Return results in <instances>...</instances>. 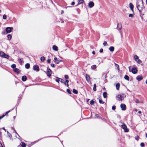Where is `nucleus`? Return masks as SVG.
I'll list each match as a JSON object with an SVG mask.
<instances>
[{
	"mask_svg": "<svg viewBox=\"0 0 147 147\" xmlns=\"http://www.w3.org/2000/svg\"><path fill=\"white\" fill-rule=\"evenodd\" d=\"M60 81L62 83H63V82H64V80H63V79H62L61 78H60Z\"/></svg>",
	"mask_w": 147,
	"mask_h": 147,
	"instance_id": "nucleus-53",
	"label": "nucleus"
},
{
	"mask_svg": "<svg viewBox=\"0 0 147 147\" xmlns=\"http://www.w3.org/2000/svg\"><path fill=\"white\" fill-rule=\"evenodd\" d=\"M75 4V3L74 1H73L71 3V5H74Z\"/></svg>",
	"mask_w": 147,
	"mask_h": 147,
	"instance_id": "nucleus-57",
	"label": "nucleus"
},
{
	"mask_svg": "<svg viewBox=\"0 0 147 147\" xmlns=\"http://www.w3.org/2000/svg\"><path fill=\"white\" fill-rule=\"evenodd\" d=\"M103 45L104 46H105L107 45V43L106 41H104L103 43Z\"/></svg>",
	"mask_w": 147,
	"mask_h": 147,
	"instance_id": "nucleus-47",
	"label": "nucleus"
},
{
	"mask_svg": "<svg viewBox=\"0 0 147 147\" xmlns=\"http://www.w3.org/2000/svg\"><path fill=\"white\" fill-rule=\"evenodd\" d=\"M121 96H122V97L123 98V100L124 98H125L126 96L124 94H122Z\"/></svg>",
	"mask_w": 147,
	"mask_h": 147,
	"instance_id": "nucleus-36",
	"label": "nucleus"
},
{
	"mask_svg": "<svg viewBox=\"0 0 147 147\" xmlns=\"http://www.w3.org/2000/svg\"><path fill=\"white\" fill-rule=\"evenodd\" d=\"M7 39L10 40L11 39L12 36L11 34H9L7 35Z\"/></svg>",
	"mask_w": 147,
	"mask_h": 147,
	"instance_id": "nucleus-27",
	"label": "nucleus"
},
{
	"mask_svg": "<svg viewBox=\"0 0 147 147\" xmlns=\"http://www.w3.org/2000/svg\"><path fill=\"white\" fill-rule=\"evenodd\" d=\"M96 84H94L93 88V90L94 91H95L96 90Z\"/></svg>",
	"mask_w": 147,
	"mask_h": 147,
	"instance_id": "nucleus-31",
	"label": "nucleus"
},
{
	"mask_svg": "<svg viewBox=\"0 0 147 147\" xmlns=\"http://www.w3.org/2000/svg\"><path fill=\"white\" fill-rule=\"evenodd\" d=\"M20 145L22 147H26V144L24 142H21V143L20 144Z\"/></svg>",
	"mask_w": 147,
	"mask_h": 147,
	"instance_id": "nucleus-21",
	"label": "nucleus"
},
{
	"mask_svg": "<svg viewBox=\"0 0 147 147\" xmlns=\"http://www.w3.org/2000/svg\"><path fill=\"white\" fill-rule=\"evenodd\" d=\"M67 93H68L69 94H71V93L70 91V90L69 89H67Z\"/></svg>",
	"mask_w": 147,
	"mask_h": 147,
	"instance_id": "nucleus-41",
	"label": "nucleus"
},
{
	"mask_svg": "<svg viewBox=\"0 0 147 147\" xmlns=\"http://www.w3.org/2000/svg\"><path fill=\"white\" fill-rule=\"evenodd\" d=\"M3 129H4L5 131H6V129L4 128V127H3Z\"/></svg>",
	"mask_w": 147,
	"mask_h": 147,
	"instance_id": "nucleus-62",
	"label": "nucleus"
},
{
	"mask_svg": "<svg viewBox=\"0 0 147 147\" xmlns=\"http://www.w3.org/2000/svg\"><path fill=\"white\" fill-rule=\"evenodd\" d=\"M135 139L137 141H138L140 138L139 136L137 135L135 137Z\"/></svg>",
	"mask_w": 147,
	"mask_h": 147,
	"instance_id": "nucleus-39",
	"label": "nucleus"
},
{
	"mask_svg": "<svg viewBox=\"0 0 147 147\" xmlns=\"http://www.w3.org/2000/svg\"><path fill=\"white\" fill-rule=\"evenodd\" d=\"M115 65L116 66V67H117V70H118L119 71L120 69H119V65L115 63Z\"/></svg>",
	"mask_w": 147,
	"mask_h": 147,
	"instance_id": "nucleus-33",
	"label": "nucleus"
},
{
	"mask_svg": "<svg viewBox=\"0 0 147 147\" xmlns=\"http://www.w3.org/2000/svg\"><path fill=\"white\" fill-rule=\"evenodd\" d=\"M54 62L56 64H58L60 62L62 61L61 60L58 59L56 57H55L54 58Z\"/></svg>",
	"mask_w": 147,
	"mask_h": 147,
	"instance_id": "nucleus-7",
	"label": "nucleus"
},
{
	"mask_svg": "<svg viewBox=\"0 0 147 147\" xmlns=\"http://www.w3.org/2000/svg\"><path fill=\"white\" fill-rule=\"evenodd\" d=\"M85 78L87 81L89 82L90 81V76L88 74H86L85 76Z\"/></svg>",
	"mask_w": 147,
	"mask_h": 147,
	"instance_id": "nucleus-12",
	"label": "nucleus"
},
{
	"mask_svg": "<svg viewBox=\"0 0 147 147\" xmlns=\"http://www.w3.org/2000/svg\"><path fill=\"white\" fill-rule=\"evenodd\" d=\"M40 60L42 61H44L45 60V58L44 57H41Z\"/></svg>",
	"mask_w": 147,
	"mask_h": 147,
	"instance_id": "nucleus-40",
	"label": "nucleus"
},
{
	"mask_svg": "<svg viewBox=\"0 0 147 147\" xmlns=\"http://www.w3.org/2000/svg\"><path fill=\"white\" fill-rule=\"evenodd\" d=\"M141 111H139L138 112V113L139 114H141Z\"/></svg>",
	"mask_w": 147,
	"mask_h": 147,
	"instance_id": "nucleus-61",
	"label": "nucleus"
},
{
	"mask_svg": "<svg viewBox=\"0 0 147 147\" xmlns=\"http://www.w3.org/2000/svg\"><path fill=\"white\" fill-rule=\"evenodd\" d=\"M146 83L147 84V79L146 81Z\"/></svg>",
	"mask_w": 147,
	"mask_h": 147,
	"instance_id": "nucleus-64",
	"label": "nucleus"
},
{
	"mask_svg": "<svg viewBox=\"0 0 147 147\" xmlns=\"http://www.w3.org/2000/svg\"><path fill=\"white\" fill-rule=\"evenodd\" d=\"M95 102V101H94L93 100H92L90 102V104L91 105H93L94 104V103Z\"/></svg>",
	"mask_w": 147,
	"mask_h": 147,
	"instance_id": "nucleus-42",
	"label": "nucleus"
},
{
	"mask_svg": "<svg viewBox=\"0 0 147 147\" xmlns=\"http://www.w3.org/2000/svg\"><path fill=\"white\" fill-rule=\"evenodd\" d=\"M51 67H55V64L53 63H52L51 64Z\"/></svg>",
	"mask_w": 147,
	"mask_h": 147,
	"instance_id": "nucleus-55",
	"label": "nucleus"
},
{
	"mask_svg": "<svg viewBox=\"0 0 147 147\" xmlns=\"http://www.w3.org/2000/svg\"><path fill=\"white\" fill-rule=\"evenodd\" d=\"M120 107L121 109L123 111H125L126 109V106L124 104H121Z\"/></svg>",
	"mask_w": 147,
	"mask_h": 147,
	"instance_id": "nucleus-8",
	"label": "nucleus"
},
{
	"mask_svg": "<svg viewBox=\"0 0 147 147\" xmlns=\"http://www.w3.org/2000/svg\"><path fill=\"white\" fill-rule=\"evenodd\" d=\"M131 71L133 74H136L138 72V70L136 68H132L131 69Z\"/></svg>",
	"mask_w": 147,
	"mask_h": 147,
	"instance_id": "nucleus-9",
	"label": "nucleus"
},
{
	"mask_svg": "<svg viewBox=\"0 0 147 147\" xmlns=\"http://www.w3.org/2000/svg\"><path fill=\"white\" fill-rule=\"evenodd\" d=\"M120 87V84L119 83H118L116 84V89L117 90H119Z\"/></svg>",
	"mask_w": 147,
	"mask_h": 147,
	"instance_id": "nucleus-26",
	"label": "nucleus"
},
{
	"mask_svg": "<svg viewBox=\"0 0 147 147\" xmlns=\"http://www.w3.org/2000/svg\"><path fill=\"white\" fill-rule=\"evenodd\" d=\"M140 146L142 147H144L145 146L143 142H142L140 144Z\"/></svg>",
	"mask_w": 147,
	"mask_h": 147,
	"instance_id": "nucleus-46",
	"label": "nucleus"
},
{
	"mask_svg": "<svg viewBox=\"0 0 147 147\" xmlns=\"http://www.w3.org/2000/svg\"><path fill=\"white\" fill-rule=\"evenodd\" d=\"M107 93L106 92H104L103 93V96L105 98H106L107 97Z\"/></svg>",
	"mask_w": 147,
	"mask_h": 147,
	"instance_id": "nucleus-30",
	"label": "nucleus"
},
{
	"mask_svg": "<svg viewBox=\"0 0 147 147\" xmlns=\"http://www.w3.org/2000/svg\"><path fill=\"white\" fill-rule=\"evenodd\" d=\"M109 50L111 52H113L114 50V47H113L111 46L109 48Z\"/></svg>",
	"mask_w": 147,
	"mask_h": 147,
	"instance_id": "nucleus-25",
	"label": "nucleus"
},
{
	"mask_svg": "<svg viewBox=\"0 0 147 147\" xmlns=\"http://www.w3.org/2000/svg\"><path fill=\"white\" fill-rule=\"evenodd\" d=\"M11 67L12 68L14 69L16 67V65L15 64H13L11 65Z\"/></svg>",
	"mask_w": 147,
	"mask_h": 147,
	"instance_id": "nucleus-37",
	"label": "nucleus"
},
{
	"mask_svg": "<svg viewBox=\"0 0 147 147\" xmlns=\"http://www.w3.org/2000/svg\"><path fill=\"white\" fill-rule=\"evenodd\" d=\"M95 116L97 118H101V119L102 118V117H101L98 114H96Z\"/></svg>",
	"mask_w": 147,
	"mask_h": 147,
	"instance_id": "nucleus-43",
	"label": "nucleus"
},
{
	"mask_svg": "<svg viewBox=\"0 0 147 147\" xmlns=\"http://www.w3.org/2000/svg\"><path fill=\"white\" fill-rule=\"evenodd\" d=\"M65 78L66 79H68L69 78L68 76L67 75H66L65 76Z\"/></svg>",
	"mask_w": 147,
	"mask_h": 147,
	"instance_id": "nucleus-51",
	"label": "nucleus"
},
{
	"mask_svg": "<svg viewBox=\"0 0 147 147\" xmlns=\"http://www.w3.org/2000/svg\"><path fill=\"white\" fill-rule=\"evenodd\" d=\"M7 134H8V136L9 137V138H10V139L12 137V136L11 134L10 133L8 132V131H7Z\"/></svg>",
	"mask_w": 147,
	"mask_h": 147,
	"instance_id": "nucleus-32",
	"label": "nucleus"
},
{
	"mask_svg": "<svg viewBox=\"0 0 147 147\" xmlns=\"http://www.w3.org/2000/svg\"><path fill=\"white\" fill-rule=\"evenodd\" d=\"M84 0H78V2L77 6L79 5L80 4H82L84 3Z\"/></svg>",
	"mask_w": 147,
	"mask_h": 147,
	"instance_id": "nucleus-23",
	"label": "nucleus"
},
{
	"mask_svg": "<svg viewBox=\"0 0 147 147\" xmlns=\"http://www.w3.org/2000/svg\"><path fill=\"white\" fill-rule=\"evenodd\" d=\"M53 49L54 50L56 51H57L58 50V47L56 45H53Z\"/></svg>",
	"mask_w": 147,
	"mask_h": 147,
	"instance_id": "nucleus-20",
	"label": "nucleus"
},
{
	"mask_svg": "<svg viewBox=\"0 0 147 147\" xmlns=\"http://www.w3.org/2000/svg\"><path fill=\"white\" fill-rule=\"evenodd\" d=\"M129 17H134V15L132 14H129Z\"/></svg>",
	"mask_w": 147,
	"mask_h": 147,
	"instance_id": "nucleus-52",
	"label": "nucleus"
},
{
	"mask_svg": "<svg viewBox=\"0 0 147 147\" xmlns=\"http://www.w3.org/2000/svg\"><path fill=\"white\" fill-rule=\"evenodd\" d=\"M122 28V26L121 24H119V23H118L117 24V29L119 30H121Z\"/></svg>",
	"mask_w": 147,
	"mask_h": 147,
	"instance_id": "nucleus-15",
	"label": "nucleus"
},
{
	"mask_svg": "<svg viewBox=\"0 0 147 147\" xmlns=\"http://www.w3.org/2000/svg\"><path fill=\"white\" fill-rule=\"evenodd\" d=\"M135 101L136 103H140V102L139 101V100L137 99L135 100Z\"/></svg>",
	"mask_w": 147,
	"mask_h": 147,
	"instance_id": "nucleus-48",
	"label": "nucleus"
},
{
	"mask_svg": "<svg viewBox=\"0 0 147 147\" xmlns=\"http://www.w3.org/2000/svg\"><path fill=\"white\" fill-rule=\"evenodd\" d=\"M116 98H118V99L119 101H122L123 100L122 97V96L120 94H118L116 96Z\"/></svg>",
	"mask_w": 147,
	"mask_h": 147,
	"instance_id": "nucleus-10",
	"label": "nucleus"
},
{
	"mask_svg": "<svg viewBox=\"0 0 147 147\" xmlns=\"http://www.w3.org/2000/svg\"><path fill=\"white\" fill-rule=\"evenodd\" d=\"M92 53L93 55H94L95 54V52L94 51H92Z\"/></svg>",
	"mask_w": 147,
	"mask_h": 147,
	"instance_id": "nucleus-58",
	"label": "nucleus"
},
{
	"mask_svg": "<svg viewBox=\"0 0 147 147\" xmlns=\"http://www.w3.org/2000/svg\"><path fill=\"white\" fill-rule=\"evenodd\" d=\"M122 125H121V128L124 130V131L125 132H127L129 131V129L127 128V125L123 122L122 123Z\"/></svg>",
	"mask_w": 147,
	"mask_h": 147,
	"instance_id": "nucleus-3",
	"label": "nucleus"
},
{
	"mask_svg": "<svg viewBox=\"0 0 147 147\" xmlns=\"http://www.w3.org/2000/svg\"><path fill=\"white\" fill-rule=\"evenodd\" d=\"M25 68L26 69H29L30 68V64L29 63H26L25 64Z\"/></svg>",
	"mask_w": 147,
	"mask_h": 147,
	"instance_id": "nucleus-24",
	"label": "nucleus"
},
{
	"mask_svg": "<svg viewBox=\"0 0 147 147\" xmlns=\"http://www.w3.org/2000/svg\"><path fill=\"white\" fill-rule=\"evenodd\" d=\"M99 102L100 104H104V102L102 101V100L100 99H99Z\"/></svg>",
	"mask_w": 147,
	"mask_h": 147,
	"instance_id": "nucleus-44",
	"label": "nucleus"
},
{
	"mask_svg": "<svg viewBox=\"0 0 147 147\" xmlns=\"http://www.w3.org/2000/svg\"><path fill=\"white\" fill-rule=\"evenodd\" d=\"M51 74L52 71L51 69L49 68H47L46 72V74L47 76L49 77L51 76Z\"/></svg>",
	"mask_w": 147,
	"mask_h": 147,
	"instance_id": "nucleus-5",
	"label": "nucleus"
},
{
	"mask_svg": "<svg viewBox=\"0 0 147 147\" xmlns=\"http://www.w3.org/2000/svg\"><path fill=\"white\" fill-rule=\"evenodd\" d=\"M3 18L4 19H6L7 18V16L5 15H4L3 16Z\"/></svg>",
	"mask_w": 147,
	"mask_h": 147,
	"instance_id": "nucleus-45",
	"label": "nucleus"
},
{
	"mask_svg": "<svg viewBox=\"0 0 147 147\" xmlns=\"http://www.w3.org/2000/svg\"><path fill=\"white\" fill-rule=\"evenodd\" d=\"M60 78H59L58 77H57L56 79L55 80V81L58 83L60 81Z\"/></svg>",
	"mask_w": 147,
	"mask_h": 147,
	"instance_id": "nucleus-38",
	"label": "nucleus"
},
{
	"mask_svg": "<svg viewBox=\"0 0 147 147\" xmlns=\"http://www.w3.org/2000/svg\"><path fill=\"white\" fill-rule=\"evenodd\" d=\"M116 107L115 106V105H113V106L112 107V109L113 110H114L115 109H116Z\"/></svg>",
	"mask_w": 147,
	"mask_h": 147,
	"instance_id": "nucleus-49",
	"label": "nucleus"
},
{
	"mask_svg": "<svg viewBox=\"0 0 147 147\" xmlns=\"http://www.w3.org/2000/svg\"><path fill=\"white\" fill-rule=\"evenodd\" d=\"M94 5V3L92 1H90L88 3V6L89 7L91 8L93 7Z\"/></svg>",
	"mask_w": 147,
	"mask_h": 147,
	"instance_id": "nucleus-14",
	"label": "nucleus"
},
{
	"mask_svg": "<svg viewBox=\"0 0 147 147\" xmlns=\"http://www.w3.org/2000/svg\"><path fill=\"white\" fill-rule=\"evenodd\" d=\"M15 84H17V83H18V82H17V81H15Z\"/></svg>",
	"mask_w": 147,
	"mask_h": 147,
	"instance_id": "nucleus-63",
	"label": "nucleus"
},
{
	"mask_svg": "<svg viewBox=\"0 0 147 147\" xmlns=\"http://www.w3.org/2000/svg\"><path fill=\"white\" fill-rule=\"evenodd\" d=\"M91 68L92 69H95L96 68V66L95 65H94L91 66Z\"/></svg>",
	"mask_w": 147,
	"mask_h": 147,
	"instance_id": "nucleus-28",
	"label": "nucleus"
},
{
	"mask_svg": "<svg viewBox=\"0 0 147 147\" xmlns=\"http://www.w3.org/2000/svg\"><path fill=\"white\" fill-rule=\"evenodd\" d=\"M73 92L74 93L76 94H77L78 92V90L74 89H73Z\"/></svg>",
	"mask_w": 147,
	"mask_h": 147,
	"instance_id": "nucleus-29",
	"label": "nucleus"
},
{
	"mask_svg": "<svg viewBox=\"0 0 147 147\" xmlns=\"http://www.w3.org/2000/svg\"><path fill=\"white\" fill-rule=\"evenodd\" d=\"M10 111H8L5 113L4 114H3L2 115L0 116V119H1L2 118H3L5 116L7 115V114L10 112Z\"/></svg>",
	"mask_w": 147,
	"mask_h": 147,
	"instance_id": "nucleus-11",
	"label": "nucleus"
},
{
	"mask_svg": "<svg viewBox=\"0 0 147 147\" xmlns=\"http://www.w3.org/2000/svg\"><path fill=\"white\" fill-rule=\"evenodd\" d=\"M138 63L140 64L142 63V61L139 59H138L136 61Z\"/></svg>",
	"mask_w": 147,
	"mask_h": 147,
	"instance_id": "nucleus-35",
	"label": "nucleus"
},
{
	"mask_svg": "<svg viewBox=\"0 0 147 147\" xmlns=\"http://www.w3.org/2000/svg\"><path fill=\"white\" fill-rule=\"evenodd\" d=\"M47 62L49 63H51V59H48L47 60Z\"/></svg>",
	"mask_w": 147,
	"mask_h": 147,
	"instance_id": "nucleus-56",
	"label": "nucleus"
},
{
	"mask_svg": "<svg viewBox=\"0 0 147 147\" xmlns=\"http://www.w3.org/2000/svg\"><path fill=\"white\" fill-rule=\"evenodd\" d=\"M129 7H130L132 11L133 12H134V6L133 5V4L131 3H130L129 4Z\"/></svg>",
	"mask_w": 147,
	"mask_h": 147,
	"instance_id": "nucleus-16",
	"label": "nucleus"
},
{
	"mask_svg": "<svg viewBox=\"0 0 147 147\" xmlns=\"http://www.w3.org/2000/svg\"><path fill=\"white\" fill-rule=\"evenodd\" d=\"M64 13V11L63 10H61V14H62Z\"/></svg>",
	"mask_w": 147,
	"mask_h": 147,
	"instance_id": "nucleus-59",
	"label": "nucleus"
},
{
	"mask_svg": "<svg viewBox=\"0 0 147 147\" xmlns=\"http://www.w3.org/2000/svg\"><path fill=\"white\" fill-rule=\"evenodd\" d=\"M33 69L36 71H39L40 68L38 65H34L33 66Z\"/></svg>",
	"mask_w": 147,
	"mask_h": 147,
	"instance_id": "nucleus-6",
	"label": "nucleus"
},
{
	"mask_svg": "<svg viewBox=\"0 0 147 147\" xmlns=\"http://www.w3.org/2000/svg\"><path fill=\"white\" fill-rule=\"evenodd\" d=\"M13 70L14 72L16 73L17 74H19L20 72V69L18 68H16L13 69Z\"/></svg>",
	"mask_w": 147,
	"mask_h": 147,
	"instance_id": "nucleus-18",
	"label": "nucleus"
},
{
	"mask_svg": "<svg viewBox=\"0 0 147 147\" xmlns=\"http://www.w3.org/2000/svg\"><path fill=\"white\" fill-rule=\"evenodd\" d=\"M0 56L2 57L9 59V55H7L3 51H0Z\"/></svg>",
	"mask_w": 147,
	"mask_h": 147,
	"instance_id": "nucleus-2",
	"label": "nucleus"
},
{
	"mask_svg": "<svg viewBox=\"0 0 147 147\" xmlns=\"http://www.w3.org/2000/svg\"><path fill=\"white\" fill-rule=\"evenodd\" d=\"M7 32L5 31H4L2 32V34H7Z\"/></svg>",
	"mask_w": 147,
	"mask_h": 147,
	"instance_id": "nucleus-50",
	"label": "nucleus"
},
{
	"mask_svg": "<svg viewBox=\"0 0 147 147\" xmlns=\"http://www.w3.org/2000/svg\"><path fill=\"white\" fill-rule=\"evenodd\" d=\"M69 81L68 80H66L65 81V82H63V83H64L65 85H66L67 87H69Z\"/></svg>",
	"mask_w": 147,
	"mask_h": 147,
	"instance_id": "nucleus-17",
	"label": "nucleus"
},
{
	"mask_svg": "<svg viewBox=\"0 0 147 147\" xmlns=\"http://www.w3.org/2000/svg\"><path fill=\"white\" fill-rule=\"evenodd\" d=\"M13 29V28L12 27H7L5 29V31L7 33H9L11 32L12 30Z\"/></svg>",
	"mask_w": 147,
	"mask_h": 147,
	"instance_id": "nucleus-4",
	"label": "nucleus"
},
{
	"mask_svg": "<svg viewBox=\"0 0 147 147\" xmlns=\"http://www.w3.org/2000/svg\"><path fill=\"white\" fill-rule=\"evenodd\" d=\"M20 63H22V60H21V59H20Z\"/></svg>",
	"mask_w": 147,
	"mask_h": 147,
	"instance_id": "nucleus-60",
	"label": "nucleus"
},
{
	"mask_svg": "<svg viewBox=\"0 0 147 147\" xmlns=\"http://www.w3.org/2000/svg\"><path fill=\"white\" fill-rule=\"evenodd\" d=\"M136 7L138 9L140 16H141L142 12L144 9L145 7L143 4V2L142 0H141L140 1L137 2L136 4Z\"/></svg>",
	"mask_w": 147,
	"mask_h": 147,
	"instance_id": "nucleus-1",
	"label": "nucleus"
},
{
	"mask_svg": "<svg viewBox=\"0 0 147 147\" xmlns=\"http://www.w3.org/2000/svg\"><path fill=\"white\" fill-rule=\"evenodd\" d=\"M143 78V76L142 75L138 76L136 78V79L139 81L142 80Z\"/></svg>",
	"mask_w": 147,
	"mask_h": 147,
	"instance_id": "nucleus-13",
	"label": "nucleus"
},
{
	"mask_svg": "<svg viewBox=\"0 0 147 147\" xmlns=\"http://www.w3.org/2000/svg\"><path fill=\"white\" fill-rule=\"evenodd\" d=\"M124 78L125 80H126L127 81L129 80V76L127 75H125L124 76Z\"/></svg>",
	"mask_w": 147,
	"mask_h": 147,
	"instance_id": "nucleus-22",
	"label": "nucleus"
},
{
	"mask_svg": "<svg viewBox=\"0 0 147 147\" xmlns=\"http://www.w3.org/2000/svg\"><path fill=\"white\" fill-rule=\"evenodd\" d=\"M27 77L26 76H23L22 77V80L23 82H25L27 80Z\"/></svg>",
	"mask_w": 147,
	"mask_h": 147,
	"instance_id": "nucleus-19",
	"label": "nucleus"
},
{
	"mask_svg": "<svg viewBox=\"0 0 147 147\" xmlns=\"http://www.w3.org/2000/svg\"><path fill=\"white\" fill-rule=\"evenodd\" d=\"M99 52L101 53L103 52V49L102 48L100 49L99 50Z\"/></svg>",
	"mask_w": 147,
	"mask_h": 147,
	"instance_id": "nucleus-54",
	"label": "nucleus"
},
{
	"mask_svg": "<svg viewBox=\"0 0 147 147\" xmlns=\"http://www.w3.org/2000/svg\"><path fill=\"white\" fill-rule=\"evenodd\" d=\"M134 57L135 61H136V60L139 59L138 56L136 55H135Z\"/></svg>",
	"mask_w": 147,
	"mask_h": 147,
	"instance_id": "nucleus-34",
	"label": "nucleus"
}]
</instances>
